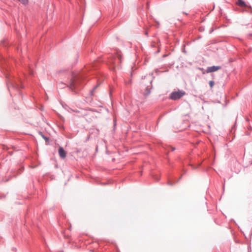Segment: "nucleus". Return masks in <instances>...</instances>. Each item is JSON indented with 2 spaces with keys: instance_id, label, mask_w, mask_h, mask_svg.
<instances>
[{
  "instance_id": "3",
  "label": "nucleus",
  "mask_w": 252,
  "mask_h": 252,
  "mask_svg": "<svg viewBox=\"0 0 252 252\" xmlns=\"http://www.w3.org/2000/svg\"><path fill=\"white\" fill-rule=\"evenodd\" d=\"M221 68L220 66H209L207 68L206 70V72L208 73L210 72H213L215 71H216Z\"/></svg>"
},
{
  "instance_id": "5",
  "label": "nucleus",
  "mask_w": 252,
  "mask_h": 252,
  "mask_svg": "<svg viewBox=\"0 0 252 252\" xmlns=\"http://www.w3.org/2000/svg\"><path fill=\"white\" fill-rule=\"evenodd\" d=\"M236 4L241 7H248L251 8V7L250 6H248L247 4L246 3V2L243 0H238L236 2Z\"/></svg>"
},
{
  "instance_id": "13",
  "label": "nucleus",
  "mask_w": 252,
  "mask_h": 252,
  "mask_svg": "<svg viewBox=\"0 0 252 252\" xmlns=\"http://www.w3.org/2000/svg\"><path fill=\"white\" fill-rule=\"evenodd\" d=\"M42 137L46 140H48V138H47L46 137H45L44 135H42Z\"/></svg>"
},
{
  "instance_id": "11",
  "label": "nucleus",
  "mask_w": 252,
  "mask_h": 252,
  "mask_svg": "<svg viewBox=\"0 0 252 252\" xmlns=\"http://www.w3.org/2000/svg\"><path fill=\"white\" fill-rule=\"evenodd\" d=\"M209 84L210 86L212 88L214 85V82L213 81H210L209 82Z\"/></svg>"
},
{
  "instance_id": "15",
  "label": "nucleus",
  "mask_w": 252,
  "mask_h": 252,
  "mask_svg": "<svg viewBox=\"0 0 252 252\" xmlns=\"http://www.w3.org/2000/svg\"><path fill=\"white\" fill-rule=\"evenodd\" d=\"M145 34L147 35V34H148V32H145Z\"/></svg>"
},
{
  "instance_id": "1",
  "label": "nucleus",
  "mask_w": 252,
  "mask_h": 252,
  "mask_svg": "<svg viewBox=\"0 0 252 252\" xmlns=\"http://www.w3.org/2000/svg\"><path fill=\"white\" fill-rule=\"evenodd\" d=\"M80 83V79L76 75L71 74V78L69 80V87L72 90H78V87Z\"/></svg>"
},
{
  "instance_id": "2",
  "label": "nucleus",
  "mask_w": 252,
  "mask_h": 252,
  "mask_svg": "<svg viewBox=\"0 0 252 252\" xmlns=\"http://www.w3.org/2000/svg\"><path fill=\"white\" fill-rule=\"evenodd\" d=\"M186 93L184 91L178 90L171 93L170 95V98L172 100H177L181 98Z\"/></svg>"
},
{
  "instance_id": "6",
  "label": "nucleus",
  "mask_w": 252,
  "mask_h": 252,
  "mask_svg": "<svg viewBox=\"0 0 252 252\" xmlns=\"http://www.w3.org/2000/svg\"><path fill=\"white\" fill-rule=\"evenodd\" d=\"M148 87H147L146 88L145 91L144 93V94L145 96H147V95H148L150 94V89L148 88Z\"/></svg>"
},
{
  "instance_id": "8",
  "label": "nucleus",
  "mask_w": 252,
  "mask_h": 252,
  "mask_svg": "<svg viewBox=\"0 0 252 252\" xmlns=\"http://www.w3.org/2000/svg\"><path fill=\"white\" fill-rule=\"evenodd\" d=\"M7 86H8V89L9 90H10V88H14L15 87L13 83H7Z\"/></svg>"
},
{
  "instance_id": "4",
  "label": "nucleus",
  "mask_w": 252,
  "mask_h": 252,
  "mask_svg": "<svg viewBox=\"0 0 252 252\" xmlns=\"http://www.w3.org/2000/svg\"><path fill=\"white\" fill-rule=\"evenodd\" d=\"M59 154L62 158H64L66 156V153L62 147L59 149Z\"/></svg>"
},
{
  "instance_id": "12",
  "label": "nucleus",
  "mask_w": 252,
  "mask_h": 252,
  "mask_svg": "<svg viewBox=\"0 0 252 252\" xmlns=\"http://www.w3.org/2000/svg\"><path fill=\"white\" fill-rule=\"evenodd\" d=\"M97 87H98V85H96V86H95V87L94 88V89H93L92 91H91V92H90V94H91L92 95H93V92H94V90H95Z\"/></svg>"
},
{
  "instance_id": "9",
  "label": "nucleus",
  "mask_w": 252,
  "mask_h": 252,
  "mask_svg": "<svg viewBox=\"0 0 252 252\" xmlns=\"http://www.w3.org/2000/svg\"><path fill=\"white\" fill-rule=\"evenodd\" d=\"M22 4L26 5L28 4L29 0H18Z\"/></svg>"
},
{
  "instance_id": "7",
  "label": "nucleus",
  "mask_w": 252,
  "mask_h": 252,
  "mask_svg": "<svg viewBox=\"0 0 252 252\" xmlns=\"http://www.w3.org/2000/svg\"><path fill=\"white\" fill-rule=\"evenodd\" d=\"M112 56V58L109 60V63H110L114 64L115 63L114 60H116V58H115V57L114 58L112 56Z\"/></svg>"
},
{
  "instance_id": "10",
  "label": "nucleus",
  "mask_w": 252,
  "mask_h": 252,
  "mask_svg": "<svg viewBox=\"0 0 252 252\" xmlns=\"http://www.w3.org/2000/svg\"><path fill=\"white\" fill-rule=\"evenodd\" d=\"M117 57L118 58V59L121 62L122 61V55L120 53H117Z\"/></svg>"
},
{
  "instance_id": "14",
  "label": "nucleus",
  "mask_w": 252,
  "mask_h": 252,
  "mask_svg": "<svg viewBox=\"0 0 252 252\" xmlns=\"http://www.w3.org/2000/svg\"><path fill=\"white\" fill-rule=\"evenodd\" d=\"M168 184L169 185H173L174 184V183H173L171 181H169L168 182Z\"/></svg>"
},
{
  "instance_id": "16",
  "label": "nucleus",
  "mask_w": 252,
  "mask_h": 252,
  "mask_svg": "<svg viewBox=\"0 0 252 252\" xmlns=\"http://www.w3.org/2000/svg\"><path fill=\"white\" fill-rule=\"evenodd\" d=\"M61 85H65L63 83H61Z\"/></svg>"
}]
</instances>
